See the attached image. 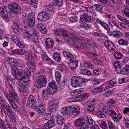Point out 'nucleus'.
I'll use <instances>...</instances> for the list:
<instances>
[{
    "label": "nucleus",
    "instance_id": "obj_49",
    "mask_svg": "<svg viewBox=\"0 0 129 129\" xmlns=\"http://www.w3.org/2000/svg\"><path fill=\"white\" fill-rule=\"evenodd\" d=\"M55 76L57 81L58 82H59L61 78L60 73L58 71L55 72Z\"/></svg>",
    "mask_w": 129,
    "mask_h": 129
},
{
    "label": "nucleus",
    "instance_id": "obj_56",
    "mask_svg": "<svg viewBox=\"0 0 129 129\" xmlns=\"http://www.w3.org/2000/svg\"><path fill=\"white\" fill-rule=\"evenodd\" d=\"M30 19L35 20V13L32 12H30L28 14L27 19Z\"/></svg>",
    "mask_w": 129,
    "mask_h": 129
},
{
    "label": "nucleus",
    "instance_id": "obj_62",
    "mask_svg": "<svg viewBox=\"0 0 129 129\" xmlns=\"http://www.w3.org/2000/svg\"><path fill=\"white\" fill-rule=\"evenodd\" d=\"M30 36V38L32 39L34 42H36L38 40V38L37 36V34L33 35H31Z\"/></svg>",
    "mask_w": 129,
    "mask_h": 129
},
{
    "label": "nucleus",
    "instance_id": "obj_5",
    "mask_svg": "<svg viewBox=\"0 0 129 129\" xmlns=\"http://www.w3.org/2000/svg\"><path fill=\"white\" fill-rule=\"evenodd\" d=\"M9 8L12 12L11 14L12 17L16 16L21 12V7L20 5L16 3H13L9 5Z\"/></svg>",
    "mask_w": 129,
    "mask_h": 129
},
{
    "label": "nucleus",
    "instance_id": "obj_27",
    "mask_svg": "<svg viewBox=\"0 0 129 129\" xmlns=\"http://www.w3.org/2000/svg\"><path fill=\"white\" fill-rule=\"evenodd\" d=\"M87 55L91 59L94 61L96 60L98 56L96 54L94 53L91 52H88L87 53Z\"/></svg>",
    "mask_w": 129,
    "mask_h": 129
},
{
    "label": "nucleus",
    "instance_id": "obj_52",
    "mask_svg": "<svg viewBox=\"0 0 129 129\" xmlns=\"http://www.w3.org/2000/svg\"><path fill=\"white\" fill-rule=\"evenodd\" d=\"M102 72V70L100 68L96 69L93 71V73L94 74L97 76L101 74Z\"/></svg>",
    "mask_w": 129,
    "mask_h": 129
},
{
    "label": "nucleus",
    "instance_id": "obj_48",
    "mask_svg": "<svg viewBox=\"0 0 129 129\" xmlns=\"http://www.w3.org/2000/svg\"><path fill=\"white\" fill-rule=\"evenodd\" d=\"M9 117L10 121L13 122L14 123L16 122V118L14 113L12 115H10L8 116Z\"/></svg>",
    "mask_w": 129,
    "mask_h": 129
},
{
    "label": "nucleus",
    "instance_id": "obj_14",
    "mask_svg": "<svg viewBox=\"0 0 129 129\" xmlns=\"http://www.w3.org/2000/svg\"><path fill=\"white\" fill-rule=\"evenodd\" d=\"M12 40L20 48H23L25 47L24 45L19 40L16 35H13L12 37Z\"/></svg>",
    "mask_w": 129,
    "mask_h": 129
},
{
    "label": "nucleus",
    "instance_id": "obj_35",
    "mask_svg": "<svg viewBox=\"0 0 129 129\" xmlns=\"http://www.w3.org/2000/svg\"><path fill=\"white\" fill-rule=\"evenodd\" d=\"M25 58L28 62L34 60V58L30 53H27L26 54Z\"/></svg>",
    "mask_w": 129,
    "mask_h": 129
},
{
    "label": "nucleus",
    "instance_id": "obj_7",
    "mask_svg": "<svg viewBox=\"0 0 129 129\" xmlns=\"http://www.w3.org/2000/svg\"><path fill=\"white\" fill-rule=\"evenodd\" d=\"M55 33L57 35H60L62 36L64 40L68 43H70L72 41V39L68 36L66 30H63L61 29H59L55 31Z\"/></svg>",
    "mask_w": 129,
    "mask_h": 129
},
{
    "label": "nucleus",
    "instance_id": "obj_6",
    "mask_svg": "<svg viewBox=\"0 0 129 129\" xmlns=\"http://www.w3.org/2000/svg\"><path fill=\"white\" fill-rule=\"evenodd\" d=\"M59 103V101L58 100H52L49 103V105L50 107H49L50 108V110H49L50 112H51L50 113H49V114L50 115V119L51 120H54V115L52 114L51 115V113L52 112H53L56 109V106L58 105Z\"/></svg>",
    "mask_w": 129,
    "mask_h": 129
},
{
    "label": "nucleus",
    "instance_id": "obj_39",
    "mask_svg": "<svg viewBox=\"0 0 129 129\" xmlns=\"http://www.w3.org/2000/svg\"><path fill=\"white\" fill-rule=\"evenodd\" d=\"M112 33L114 37L115 38H118L122 36V33L118 30H114Z\"/></svg>",
    "mask_w": 129,
    "mask_h": 129
},
{
    "label": "nucleus",
    "instance_id": "obj_59",
    "mask_svg": "<svg viewBox=\"0 0 129 129\" xmlns=\"http://www.w3.org/2000/svg\"><path fill=\"white\" fill-rule=\"evenodd\" d=\"M4 94L6 98L8 100V102L12 99L10 95L7 92H4Z\"/></svg>",
    "mask_w": 129,
    "mask_h": 129
},
{
    "label": "nucleus",
    "instance_id": "obj_51",
    "mask_svg": "<svg viewBox=\"0 0 129 129\" xmlns=\"http://www.w3.org/2000/svg\"><path fill=\"white\" fill-rule=\"evenodd\" d=\"M114 55L115 58L117 59H119L121 58L122 57V54L119 52L116 51L114 54Z\"/></svg>",
    "mask_w": 129,
    "mask_h": 129
},
{
    "label": "nucleus",
    "instance_id": "obj_42",
    "mask_svg": "<svg viewBox=\"0 0 129 129\" xmlns=\"http://www.w3.org/2000/svg\"><path fill=\"white\" fill-rule=\"evenodd\" d=\"M84 65L85 67L89 69H92L93 67L92 63L89 61L84 63Z\"/></svg>",
    "mask_w": 129,
    "mask_h": 129
},
{
    "label": "nucleus",
    "instance_id": "obj_50",
    "mask_svg": "<svg viewBox=\"0 0 129 129\" xmlns=\"http://www.w3.org/2000/svg\"><path fill=\"white\" fill-rule=\"evenodd\" d=\"M62 0H56L55 2H52V3L53 5L60 6L62 5Z\"/></svg>",
    "mask_w": 129,
    "mask_h": 129
},
{
    "label": "nucleus",
    "instance_id": "obj_60",
    "mask_svg": "<svg viewBox=\"0 0 129 129\" xmlns=\"http://www.w3.org/2000/svg\"><path fill=\"white\" fill-rule=\"evenodd\" d=\"M80 26L81 27H83L84 29H88L90 28L91 27V26H90L88 24L86 23L82 24V26L81 25Z\"/></svg>",
    "mask_w": 129,
    "mask_h": 129
},
{
    "label": "nucleus",
    "instance_id": "obj_23",
    "mask_svg": "<svg viewBox=\"0 0 129 129\" xmlns=\"http://www.w3.org/2000/svg\"><path fill=\"white\" fill-rule=\"evenodd\" d=\"M70 106H68L66 107L62 108L60 109V111L62 114L64 115H66L70 113Z\"/></svg>",
    "mask_w": 129,
    "mask_h": 129
},
{
    "label": "nucleus",
    "instance_id": "obj_30",
    "mask_svg": "<svg viewBox=\"0 0 129 129\" xmlns=\"http://www.w3.org/2000/svg\"><path fill=\"white\" fill-rule=\"evenodd\" d=\"M86 43L92 48H97L96 43L92 40H86Z\"/></svg>",
    "mask_w": 129,
    "mask_h": 129
},
{
    "label": "nucleus",
    "instance_id": "obj_44",
    "mask_svg": "<svg viewBox=\"0 0 129 129\" xmlns=\"http://www.w3.org/2000/svg\"><path fill=\"white\" fill-rule=\"evenodd\" d=\"M27 65L29 68L31 69H34L35 68L36 65L34 60L28 62Z\"/></svg>",
    "mask_w": 129,
    "mask_h": 129
},
{
    "label": "nucleus",
    "instance_id": "obj_13",
    "mask_svg": "<svg viewBox=\"0 0 129 129\" xmlns=\"http://www.w3.org/2000/svg\"><path fill=\"white\" fill-rule=\"evenodd\" d=\"M105 47L108 50L113 51L115 48L114 43L109 40H107L104 43Z\"/></svg>",
    "mask_w": 129,
    "mask_h": 129
},
{
    "label": "nucleus",
    "instance_id": "obj_22",
    "mask_svg": "<svg viewBox=\"0 0 129 129\" xmlns=\"http://www.w3.org/2000/svg\"><path fill=\"white\" fill-rule=\"evenodd\" d=\"M62 52L64 56L67 58H69V60L72 61L74 60V57L71 52L66 50L63 51Z\"/></svg>",
    "mask_w": 129,
    "mask_h": 129
},
{
    "label": "nucleus",
    "instance_id": "obj_24",
    "mask_svg": "<svg viewBox=\"0 0 129 129\" xmlns=\"http://www.w3.org/2000/svg\"><path fill=\"white\" fill-rule=\"evenodd\" d=\"M27 78V80L26 79V78L19 80V84L20 86H26L29 84V81L28 77Z\"/></svg>",
    "mask_w": 129,
    "mask_h": 129
},
{
    "label": "nucleus",
    "instance_id": "obj_1",
    "mask_svg": "<svg viewBox=\"0 0 129 129\" xmlns=\"http://www.w3.org/2000/svg\"><path fill=\"white\" fill-rule=\"evenodd\" d=\"M11 71L12 74L15 79L19 80L25 78L28 76L25 70L22 69H18L16 66H12Z\"/></svg>",
    "mask_w": 129,
    "mask_h": 129
},
{
    "label": "nucleus",
    "instance_id": "obj_18",
    "mask_svg": "<svg viewBox=\"0 0 129 129\" xmlns=\"http://www.w3.org/2000/svg\"><path fill=\"white\" fill-rule=\"evenodd\" d=\"M80 21L82 22H89L91 20V17L87 14H83L80 17Z\"/></svg>",
    "mask_w": 129,
    "mask_h": 129
},
{
    "label": "nucleus",
    "instance_id": "obj_54",
    "mask_svg": "<svg viewBox=\"0 0 129 129\" xmlns=\"http://www.w3.org/2000/svg\"><path fill=\"white\" fill-rule=\"evenodd\" d=\"M5 124L4 120L0 117V128L1 129H5Z\"/></svg>",
    "mask_w": 129,
    "mask_h": 129
},
{
    "label": "nucleus",
    "instance_id": "obj_64",
    "mask_svg": "<svg viewBox=\"0 0 129 129\" xmlns=\"http://www.w3.org/2000/svg\"><path fill=\"white\" fill-rule=\"evenodd\" d=\"M100 127L103 129H106L107 128L106 123L105 121H103L100 125Z\"/></svg>",
    "mask_w": 129,
    "mask_h": 129
},
{
    "label": "nucleus",
    "instance_id": "obj_15",
    "mask_svg": "<svg viewBox=\"0 0 129 129\" xmlns=\"http://www.w3.org/2000/svg\"><path fill=\"white\" fill-rule=\"evenodd\" d=\"M104 107L102 110H98L96 112L97 115L100 118H106L107 117L105 114H107V112L106 110L104 109Z\"/></svg>",
    "mask_w": 129,
    "mask_h": 129
},
{
    "label": "nucleus",
    "instance_id": "obj_21",
    "mask_svg": "<svg viewBox=\"0 0 129 129\" xmlns=\"http://www.w3.org/2000/svg\"><path fill=\"white\" fill-rule=\"evenodd\" d=\"M9 92L12 99H13L17 101L19 100V98L14 90L9 89Z\"/></svg>",
    "mask_w": 129,
    "mask_h": 129
},
{
    "label": "nucleus",
    "instance_id": "obj_32",
    "mask_svg": "<svg viewBox=\"0 0 129 129\" xmlns=\"http://www.w3.org/2000/svg\"><path fill=\"white\" fill-rule=\"evenodd\" d=\"M7 61L12 66H15V65L16 64V59L14 58L9 57L7 59Z\"/></svg>",
    "mask_w": 129,
    "mask_h": 129
},
{
    "label": "nucleus",
    "instance_id": "obj_46",
    "mask_svg": "<svg viewBox=\"0 0 129 129\" xmlns=\"http://www.w3.org/2000/svg\"><path fill=\"white\" fill-rule=\"evenodd\" d=\"M118 80V82L120 84L126 83L129 81V77H127L121 79L119 78Z\"/></svg>",
    "mask_w": 129,
    "mask_h": 129
},
{
    "label": "nucleus",
    "instance_id": "obj_3",
    "mask_svg": "<svg viewBox=\"0 0 129 129\" xmlns=\"http://www.w3.org/2000/svg\"><path fill=\"white\" fill-rule=\"evenodd\" d=\"M89 80L88 79H85L79 77L73 76L71 78V83L72 86L76 87L81 86L83 83Z\"/></svg>",
    "mask_w": 129,
    "mask_h": 129
},
{
    "label": "nucleus",
    "instance_id": "obj_8",
    "mask_svg": "<svg viewBox=\"0 0 129 129\" xmlns=\"http://www.w3.org/2000/svg\"><path fill=\"white\" fill-rule=\"evenodd\" d=\"M85 120L84 118L80 117L75 121V125L78 127V129H86L87 126L85 125Z\"/></svg>",
    "mask_w": 129,
    "mask_h": 129
},
{
    "label": "nucleus",
    "instance_id": "obj_37",
    "mask_svg": "<svg viewBox=\"0 0 129 129\" xmlns=\"http://www.w3.org/2000/svg\"><path fill=\"white\" fill-rule=\"evenodd\" d=\"M72 62L71 67H70V68L72 70H76L78 64V62L77 60H72Z\"/></svg>",
    "mask_w": 129,
    "mask_h": 129
},
{
    "label": "nucleus",
    "instance_id": "obj_57",
    "mask_svg": "<svg viewBox=\"0 0 129 129\" xmlns=\"http://www.w3.org/2000/svg\"><path fill=\"white\" fill-rule=\"evenodd\" d=\"M0 104L1 107L2 108L4 107L5 105H6V103L5 101L4 100L3 98L1 96H0Z\"/></svg>",
    "mask_w": 129,
    "mask_h": 129
},
{
    "label": "nucleus",
    "instance_id": "obj_45",
    "mask_svg": "<svg viewBox=\"0 0 129 129\" xmlns=\"http://www.w3.org/2000/svg\"><path fill=\"white\" fill-rule=\"evenodd\" d=\"M30 5L34 8H36L38 3V0H30Z\"/></svg>",
    "mask_w": 129,
    "mask_h": 129
},
{
    "label": "nucleus",
    "instance_id": "obj_53",
    "mask_svg": "<svg viewBox=\"0 0 129 129\" xmlns=\"http://www.w3.org/2000/svg\"><path fill=\"white\" fill-rule=\"evenodd\" d=\"M8 102L14 109H15L17 108V106L16 103L14 102L13 99Z\"/></svg>",
    "mask_w": 129,
    "mask_h": 129
},
{
    "label": "nucleus",
    "instance_id": "obj_41",
    "mask_svg": "<svg viewBox=\"0 0 129 129\" xmlns=\"http://www.w3.org/2000/svg\"><path fill=\"white\" fill-rule=\"evenodd\" d=\"M93 105H94L93 104L92 105L91 104V105H87V110L92 113H95V111L94 110Z\"/></svg>",
    "mask_w": 129,
    "mask_h": 129
},
{
    "label": "nucleus",
    "instance_id": "obj_38",
    "mask_svg": "<svg viewBox=\"0 0 129 129\" xmlns=\"http://www.w3.org/2000/svg\"><path fill=\"white\" fill-rule=\"evenodd\" d=\"M81 74L87 76H90L92 75V73L90 71L87 69L82 70L80 71Z\"/></svg>",
    "mask_w": 129,
    "mask_h": 129
},
{
    "label": "nucleus",
    "instance_id": "obj_34",
    "mask_svg": "<svg viewBox=\"0 0 129 129\" xmlns=\"http://www.w3.org/2000/svg\"><path fill=\"white\" fill-rule=\"evenodd\" d=\"M12 28L14 30V31L16 32V30L17 32H18L20 30V28L19 27V24L17 22H13V25L12 26Z\"/></svg>",
    "mask_w": 129,
    "mask_h": 129
},
{
    "label": "nucleus",
    "instance_id": "obj_63",
    "mask_svg": "<svg viewBox=\"0 0 129 129\" xmlns=\"http://www.w3.org/2000/svg\"><path fill=\"white\" fill-rule=\"evenodd\" d=\"M113 92V91L111 90H107L106 92L104 93L105 95L107 96L112 94Z\"/></svg>",
    "mask_w": 129,
    "mask_h": 129
},
{
    "label": "nucleus",
    "instance_id": "obj_25",
    "mask_svg": "<svg viewBox=\"0 0 129 129\" xmlns=\"http://www.w3.org/2000/svg\"><path fill=\"white\" fill-rule=\"evenodd\" d=\"M4 107L5 109L4 111L5 113H7L8 116L14 113L13 111L11 109V108L9 105H5Z\"/></svg>",
    "mask_w": 129,
    "mask_h": 129
},
{
    "label": "nucleus",
    "instance_id": "obj_31",
    "mask_svg": "<svg viewBox=\"0 0 129 129\" xmlns=\"http://www.w3.org/2000/svg\"><path fill=\"white\" fill-rule=\"evenodd\" d=\"M97 22L101 24L102 26L107 30H110V27L109 25L105 22L98 19Z\"/></svg>",
    "mask_w": 129,
    "mask_h": 129
},
{
    "label": "nucleus",
    "instance_id": "obj_10",
    "mask_svg": "<svg viewBox=\"0 0 129 129\" xmlns=\"http://www.w3.org/2000/svg\"><path fill=\"white\" fill-rule=\"evenodd\" d=\"M57 88L56 82L54 80L52 81L49 83V94H54L57 91Z\"/></svg>",
    "mask_w": 129,
    "mask_h": 129
},
{
    "label": "nucleus",
    "instance_id": "obj_36",
    "mask_svg": "<svg viewBox=\"0 0 129 129\" xmlns=\"http://www.w3.org/2000/svg\"><path fill=\"white\" fill-rule=\"evenodd\" d=\"M53 57L54 59L56 61L60 62L61 59L60 55L59 53L58 52H55L53 54Z\"/></svg>",
    "mask_w": 129,
    "mask_h": 129
},
{
    "label": "nucleus",
    "instance_id": "obj_33",
    "mask_svg": "<svg viewBox=\"0 0 129 129\" xmlns=\"http://www.w3.org/2000/svg\"><path fill=\"white\" fill-rule=\"evenodd\" d=\"M75 48L79 49H84L85 45L84 44L81 42H77L75 44Z\"/></svg>",
    "mask_w": 129,
    "mask_h": 129
},
{
    "label": "nucleus",
    "instance_id": "obj_58",
    "mask_svg": "<svg viewBox=\"0 0 129 129\" xmlns=\"http://www.w3.org/2000/svg\"><path fill=\"white\" fill-rule=\"evenodd\" d=\"M108 124L109 129H115V126L111 122L108 121Z\"/></svg>",
    "mask_w": 129,
    "mask_h": 129
},
{
    "label": "nucleus",
    "instance_id": "obj_61",
    "mask_svg": "<svg viewBox=\"0 0 129 129\" xmlns=\"http://www.w3.org/2000/svg\"><path fill=\"white\" fill-rule=\"evenodd\" d=\"M123 10L125 15L127 17H129V10L125 8L123 9Z\"/></svg>",
    "mask_w": 129,
    "mask_h": 129
},
{
    "label": "nucleus",
    "instance_id": "obj_47",
    "mask_svg": "<svg viewBox=\"0 0 129 129\" xmlns=\"http://www.w3.org/2000/svg\"><path fill=\"white\" fill-rule=\"evenodd\" d=\"M118 44L121 46L127 45L128 44V41L125 40L121 39L118 41Z\"/></svg>",
    "mask_w": 129,
    "mask_h": 129
},
{
    "label": "nucleus",
    "instance_id": "obj_2",
    "mask_svg": "<svg viewBox=\"0 0 129 129\" xmlns=\"http://www.w3.org/2000/svg\"><path fill=\"white\" fill-rule=\"evenodd\" d=\"M11 71L12 74L15 79L19 80L25 78L28 76L25 70L22 69H18L16 66H12Z\"/></svg>",
    "mask_w": 129,
    "mask_h": 129
},
{
    "label": "nucleus",
    "instance_id": "obj_4",
    "mask_svg": "<svg viewBox=\"0 0 129 129\" xmlns=\"http://www.w3.org/2000/svg\"><path fill=\"white\" fill-rule=\"evenodd\" d=\"M47 79L44 75H41L38 76L35 82L34 86L37 88H40L46 86Z\"/></svg>",
    "mask_w": 129,
    "mask_h": 129
},
{
    "label": "nucleus",
    "instance_id": "obj_9",
    "mask_svg": "<svg viewBox=\"0 0 129 129\" xmlns=\"http://www.w3.org/2000/svg\"><path fill=\"white\" fill-rule=\"evenodd\" d=\"M27 103L29 107H31L33 109H34L35 108H36L37 102L35 98L32 95H30L29 96Z\"/></svg>",
    "mask_w": 129,
    "mask_h": 129
},
{
    "label": "nucleus",
    "instance_id": "obj_12",
    "mask_svg": "<svg viewBox=\"0 0 129 129\" xmlns=\"http://www.w3.org/2000/svg\"><path fill=\"white\" fill-rule=\"evenodd\" d=\"M48 18V12L43 11L39 13L38 16V19L39 20L45 21Z\"/></svg>",
    "mask_w": 129,
    "mask_h": 129
},
{
    "label": "nucleus",
    "instance_id": "obj_55",
    "mask_svg": "<svg viewBox=\"0 0 129 129\" xmlns=\"http://www.w3.org/2000/svg\"><path fill=\"white\" fill-rule=\"evenodd\" d=\"M87 118L86 123L88 125L92 124L93 123V120L91 117L90 116H87Z\"/></svg>",
    "mask_w": 129,
    "mask_h": 129
},
{
    "label": "nucleus",
    "instance_id": "obj_26",
    "mask_svg": "<svg viewBox=\"0 0 129 129\" xmlns=\"http://www.w3.org/2000/svg\"><path fill=\"white\" fill-rule=\"evenodd\" d=\"M26 52V51L25 50L21 49H16L12 51V53L18 54L19 55H23Z\"/></svg>",
    "mask_w": 129,
    "mask_h": 129
},
{
    "label": "nucleus",
    "instance_id": "obj_29",
    "mask_svg": "<svg viewBox=\"0 0 129 129\" xmlns=\"http://www.w3.org/2000/svg\"><path fill=\"white\" fill-rule=\"evenodd\" d=\"M55 118L57 123L59 124L62 125L64 121L63 118L60 115H58L56 116Z\"/></svg>",
    "mask_w": 129,
    "mask_h": 129
},
{
    "label": "nucleus",
    "instance_id": "obj_20",
    "mask_svg": "<svg viewBox=\"0 0 129 129\" xmlns=\"http://www.w3.org/2000/svg\"><path fill=\"white\" fill-rule=\"evenodd\" d=\"M117 83V81L115 78L112 79L110 81H107L106 83V88L108 89L113 86Z\"/></svg>",
    "mask_w": 129,
    "mask_h": 129
},
{
    "label": "nucleus",
    "instance_id": "obj_11",
    "mask_svg": "<svg viewBox=\"0 0 129 129\" xmlns=\"http://www.w3.org/2000/svg\"><path fill=\"white\" fill-rule=\"evenodd\" d=\"M0 13L2 17L6 21H8L9 17L8 16V13L6 7L3 6L0 8Z\"/></svg>",
    "mask_w": 129,
    "mask_h": 129
},
{
    "label": "nucleus",
    "instance_id": "obj_16",
    "mask_svg": "<svg viewBox=\"0 0 129 129\" xmlns=\"http://www.w3.org/2000/svg\"><path fill=\"white\" fill-rule=\"evenodd\" d=\"M110 115L114 121H118L120 120L121 117L117 114L116 112L112 109L110 112Z\"/></svg>",
    "mask_w": 129,
    "mask_h": 129
},
{
    "label": "nucleus",
    "instance_id": "obj_19",
    "mask_svg": "<svg viewBox=\"0 0 129 129\" xmlns=\"http://www.w3.org/2000/svg\"><path fill=\"white\" fill-rule=\"evenodd\" d=\"M45 103L43 102L38 107L37 105L36 106V108H35L34 109L36 110L38 113H41L44 111L45 109Z\"/></svg>",
    "mask_w": 129,
    "mask_h": 129
},
{
    "label": "nucleus",
    "instance_id": "obj_17",
    "mask_svg": "<svg viewBox=\"0 0 129 129\" xmlns=\"http://www.w3.org/2000/svg\"><path fill=\"white\" fill-rule=\"evenodd\" d=\"M70 113L75 115H79L80 113V109L79 107L75 108L74 107L70 106Z\"/></svg>",
    "mask_w": 129,
    "mask_h": 129
},
{
    "label": "nucleus",
    "instance_id": "obj_40",
    "mask_svg": "<svg viewBox=\"0 0 129 129\" xmlns=\"http://www.w3.org/2000/svg\"><path fill=\"white\" fill-rule=\"evenodd\" d=\"M35 20L27 19V25L30 27H32L34 26L35 25Z\"/></svg>",
    "mask_w": 129,
    "mask_h": 129
},
{
    "label": "nucleus",
    "instance_id": "obj_28",
    "mask_svg": "<svg viewBox=\"0 0 129 129\" xmlns=\"http://www.w3.org/2000/svg\"><path fill=\"white\" fill-rule=\"evenodd\" d=\"M91 7L96 11H101L103 9L104 7L100 4H95L91 6Z\"/></svg>",
    "mask_w": 129,
    "mask_h": 129
},
{
    "label": "nucleus",
    "instance_id": "obj_43",
    "mask_svg": "<svg viewBox=\"0 0 129 129\" xmlns=\"http://www.w3.org/2000/svg\"><path fill=\"white\" fill-rule=\"evenodd\" d=\"M42 57L43 61L48 64V57L47 54L45 52L43 53L42 55Z\"/></svg>",
    "mask_w": 129,
    "mask_h": 129
}]
</instances>
